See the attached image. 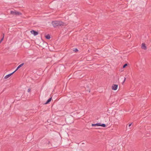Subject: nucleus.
<instances>
[{
  "label": "nucleus",
  "instance_id": "f257e3e1",
  "mask_svg": "<svg viewBox=\"0 0 151 151\" xmlns=\"http://www.w3.org/2000/svg\"><path fill=\"white\" fill-rule=\"evenodd\" d=\"M52 24L53 27H58L59 26L64 25L65 23L59 21H52Z\"/></svg>",
  "mask_w": 151,
  "mask_h": 151
},
{
  "label": "nucleus",
  "instance_id": "f03ea898",
  "mask_svg": "<svg viewBox=\"0 0 151 151\" xmlns=\"http://www.w3.org/2000/svg\"><path fill=\"white\" fill-rule=\"evenodd\" d=\"M11 14L13 15H22V13L18 12L11 11L10 12Z\"/></svg>",
  "mask_w": 151,
  "mask_h": 151
},
{
  "label": "nucleus",
  "instance_id": "7ed1b4c3",
  "mask_svg": "<svg viewBox=\"0 0 151 151\" xmlns=\"http://www.w3.org/2000/svg\"><path fill=\"white\" fill-rule=\"evenodd\" d=\"M30 32L34 36H36L38 34V32L34 30H32L30 31Z\"/></svg>",
  "mask_w": 151,
  "mask_h": 151
},
{
  "label": "nucleus",
  "instance_id": "20e7f679",
  "mask_svg": "<svg viewBox=\"0 0 151 151\" xmlns=\"http://www.w3.org/2000/svg\"><path fill=\"white\" fill-rule=\"evenodd\" d=\"M118 85L116 84H114L112 87V90H117V88H118Z\"/></svg>",
  "mask_w": 151,
  "mask_h": 151
},
{
  "label": "nucleus",
  "instance_id": "39448f33",
  "mask_svg": "<svg viewBox=\"0 0 151 151\" xmlns=\"http://www.w3.org/2000/svg\"><path fill=\"white\" fill-rule=\"evenodd\" d=\"M14 73V71L12 73L6 75V76L4 77V78L5 79H6L8 78L12 75Z\"/></svg>",
  "mask_w": 151,
  "mask_h": 151
},
{
  "label": "nucleus",
  "instance_id": "423d86ee",
  "mask_svg": "<svg viewBox=\"0 0 151 151\" xmlns=\"http://www.w3.org/2000/svg\"><path fill=\"white\" fill-rule=\"evenodd\" d=\"M141 48L144 50H146L147 49L146 45L144 43H142V44Z\"/></svg>",
  "mask_w": 151,
  "mask_h": 151
},
{
  "label": "nucleus",
  "instance_id": "0eeeda50",
  "mask_svg": "<svg viewBox=\"0 0 151 151\" xmlns=\"http://www.w3.org/2000/svg\"><path fill=\"white\" fill-rule=\"evenodd\" d=\"M52 99V97L50 98L47 100L46 102L44 104H49L50 103V102L51 101Z\"/></svg>",
  "mask_w": 151,
  "mask_h": 151
},
{
  "label": "nucleus",
  "instance_id": "6e6552de",
  "mask_svg": "<svg viewBox=\"0 0 151 151\" xmlns=\"http://www.w3.org/2000/svg\"><path fill=\"white\" fill-rule=\"evenodd\" d=\"M24 63H22L20 65H19L18 67L17 68V69L15 70L14 71V72H15L16 71H17L18 69H19L20 68L22 67L24 65Z\"/></svg>",
  "mask_w": 151,
  "mask_h": 151
},
{
  "label": "nucleus",
  "instance_id": "1a4fd4ad",
  "mask_svg": "<svg viewBox=\"0 0 151 151\" xmlns=\"http://www.w3.org/2000/svg\"><path fill=\"white\" fill-rule=\"evenodd\" d=\"M91 126L92 127L100 126V123H97L95 124H92Z\"/></svg>",
  "mask_w": 151,
  "mask_h": 151
},
{
  "label": "nucleus",
  "instance_id": "9d476101",
  "mask_svg": "<svg viewBox=\"0 0 151 151\" xmlns=\"http://www.w3.org/2000/svg\"><path fill=\"white\" fill-rule=\"evenodd\" d=\"M108 125L107 124L106 125L104 124H101L100 123V126H101L103 127H106V126H107Z\"/></svg>",
  "mask_w": 151,
  "mask_h": 151
},
{
  "label": "nucleus",
  "instance_id": "9b49d317",
  "mask_svg": "<svg viewBox=\"0 0 151 151\" xmlns=\"http://www.w3.org/2000/svg\"><path fill=\"white\" fill-rule=\"evenodd\" d=\"M45 37L47 39H50V35L48 34L45 36Z\"/></svg>",
  "mask_w": 151,
  "mask_h": 151
},
{
  "label": "nucleus",
  "instance_id": "f8f14e48",
  "mask_svg": "<svg viewBox=\"0 0 151 151\" xmlns=\"http://www.w3.org/2000/svg\"><path fill=\"white\" fill-rule=\"evenodd\" d=\"M73 51L75 52H78V50L76 48H75L73 49Z\"/></svg>",
  "mask_w": 151,
  "mask_h": 151
},
{
  "label": "nucleus",
  "instance_id": "ddd939ff",
  "mask_svg": "<svg viewBox=\"0 0 151 151\" xmlns=\"http://www.w3.org/2000/svg\"><path fill=\"white\" fill-rule=\"evenodd\" d=\"M127 65H128V64L127 63L124 64L122 67L123 68H125L126 66H127Z\"/></svg>",
  "mask_w": 151,
  "mask_h": 151
},
{
  "label": "nucleus",
  "instance_id": "4468645a",
  "mask_svg": "<svg viewBox=\"0 0 151 151\" xmlns=\"http://www.w3.org/2000/svg\"><path fill=\"white\" fill-rule=\"evenodd\" d=\"M3 37H2V38L1 39V40H0V43L3 40V39H4V34H3Z\"/></svg>",
  "mask_w": 151,
  "mask_h": 151
},
{
  "label": "nucleus",
  "instance_id": "2eb2a0df",
  "mask_svg": "<svg viewBox=\"0 0 151 151\" xmlns=\"http://www.w3.org/2000/svg\"><path fill=\"white\" fill-rule=\"evenodd\" d=\"M126 78H124V81H123V82H122V83H124V82L126 80Z\"/></svg>",
  "mask_w": 151,
  "mask_h": 151
},
{
  "label": "nucleus",
  "instance_id": "dca6fc26",
  "mask_svg": "<svg viewBox=\"0 0 151 151\" xmlns=\"http://www.w3.org/2000/svg\"><path fill=\"white\" fill-rule=\"evenodd\" d=\"M31 89L30 88H29L28 89V90H27V92H30V91H31Z\"/></svg>",
  "mask_w": 151,
  "mask_h": 151
},
{
  "label": "nucleus",
  "instance_id": "f3484780",
  "mask_svg": "<svg viewBox=\"0 0 151 151\" xmlns=\"http://www.w3.org/2000/svg\"><path fill=\"white\" fill-rule=\"evenodd\" d=\"M132 123H131V124H129V127H130L131 126V125H132Z\"/></svg>",
  "mask_w": 151,
  "mask_h": 151
},
{
  "label": "nucleus",
  "instance_id": "a211bd4d",
  "mask_svg": "<svg viewBox=\"0 0 151 151\" xmlns=\"http://www.w3.org/2000/svg\"><path fill=\"white\" fill-rule=\"evenodd\" d=\"M50 143V142L49 141V142H48V144H49Z\"/></svg>",
  "mask_w": 151,
  "mask_h": 151
},
{
  "label": "nucleus",
  "instance_id": "6ab92c4d",
  "mask_svg": "<svg viewBox=\"0 0 151 151\" xmlns=\"http://www.w3.org/2000/svg\"><path fill=\"white\" fill-rule=\"evenodd\" d=\"M89 92H90V90L89 91Z\"/></svg>",
  "mask_w": 151,
  "mask_h": 151
}]
</instances>
